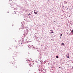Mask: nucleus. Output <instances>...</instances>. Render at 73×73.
<instances>
[{
	"instance_id": "obj_1",
	"label": "nucleus",
	"mask_w": 73,
	"mask_h": 73,
	"mask_svg": "<svg viewBox=\"0 0 73 73\" xmlns=\"http://www.w3.org/2000/svg\"><path fill=\"white\" fill-rule=\"evenodd\" d=\"M34 13L36 15H37V11L35 10H34Z\"/></svg>"
},
{
	"instance_id": "obj_2",
	"label": "nucleus",
	"mask_w": 73,
	"mask_h": 73,
	"mask_svg": "<svg viewBox=\"0 0 73 73\" xmlns=\"http://www.w3.org/2000/svg\"><path fill=\"white\" fill-rule=\"evenodd\" d=\"M50 31H51V33H53V31L50 30Z\"/></svg>"
},
{
	"instance_id": "obj_3",
	"label": "nucleus",
	"mask_w": 73,
	"mask_h": 73,
	"mask_svg": "<svg viewBox=\"0 0 73 73\" xmlns=\"http://www.w3.org/2000/svg\"><path fill=\"white\" fill-rule=\"evenodd\" d=\"M61 45H65V44H64V43H62Z\"/></svg>"
},
{
	"instance_id": "obj_4",
	"label": "nucleus",
	"mask_w": 73,
	"mask_h": 73,
	"mask_svg": "<svg viewBox=\"0 0 73 73\" xmlns=\"http://www.w3.org/2000/svg\"><path fill=\"white\" fill-rule=\"evenodd\" d=\"M56 57L57 58H58V56H56Z\"/></svg>"
},
{
	"instance_id": "obj_5",
	"label": "nucleus",
	"mask_w": 73,
	"mask_h": 73,
	"mask_svg": "<svg viewBox=\"0 0 73 73\" xmlns=\"http://www.w3.org/2000/svg\"><path fill=\"white\" fill-rule=\"evenodd\" d=\"M67 58H69V55H68L67 56Z\"/></svg>"
},
{
	"instance_id": "obj_6",
	"label": "nucleus",
	"mask_w": 73,
	"mask_h": 73,
	"mask_svg": "<svg viewBox=\"0 0 73 73\" xmlns=\"http://www.w3.org/2000/svg\"><path fill=\"white\" fill-rule=\"evenodd\" d=\"M62 34H61V35H60L61 37V36H62Z\"/></svg>"
},
{
	"instance_id": "obj_7",
	"label": "nucleus",
	"mask_w": 73,
	"mask_h": 73,
	"mask_svg": "<svg viewBox=\"0 0 73 73\" xmlns=\"http://www.w3.org/2000/svg\"><path fill=\"white\" fill-rule=\"evenodd\" d=\"M71 32H72V33H73V30H72V31Z\"/></svg>"
},
{
	"instance_id": "obj_8",
	"label": "nucleus",
	"mask_w": 73,
	"mask_h": 73,
	"mask_svg": "<svg viewBox=\"0 0 73 73\" xmlns=\"http://www.w3.org/2000/svg\"><path fill=\"white\" fill-rule=\"evenodd\" d=\"M29 15H31V14H30V13H29Z\"/></svg>"
},
{
	"instance_id": "obj_9",
	"label": "nucleus",
	"mask_w": 73,
	"mask_h": 73,
	"mask_svg": "<svg viewBox=\"0 0 73 73\" xmlns=\"http://www.w3.org/2000/svg\"><path fill=\"white\" fill-rule=\"evenodd\" d=\"M8 12V13H9V12Z\"/></svg>"
},
{
	"instance_id": "obj_10",
	"label": "nucleus",
	"mask_w": 73,
	"mask_h": 73,
	"mask_svg": "<svg viewBox=\"0 0 73 73\" xmlns=\"http://www.w3.org/2000/svg\"><path fill=\"white\" fill-rule=\"evenodd\" d=\"M72 69H73V67H72Z\"/></svg>"
},
{
	"instance_id": "obj_11",
	"label": "nucleus",
	"mask_w": 73,
	"mask_h": 73,
	"mask_svg": "<svg viewBox=\"0 0 73 73\" xmlns=\"http://www.w3.org/2000/svg\"><path fill=\"white\" fill-rule=\"evenodd\" d=\"M60 38H61V37H60Z\"/></svg>"
},
{
	"instance_id": "obj_12",
	"label": "nucleus",
	"mask_w": 73,
	"mask_h": 73,
	"mask_svg": "<svg viewBox=\"0 0 73 73\" xmlns=\"http://www.w3.org/2000/svg\"><path fill=\"white\" fill-rule=\"evenodd\" d=\"M59 68H60V67H59Z\"/></svg>"
},
{
	"instance_id": "obj_13",
	"label": "nucleus",
	"mask_w": 73,
	"mask_h": 73,
	"mask_svg": "<svg viewBox=\"0 0 73 73\" xmlns=\"http://www.w3.org/2000/svg\"><path fill=\"white\" fill-rule=\"evenodd\" d=\"M32 62V63H33L32 62Z\"/></svg>"
},
{
	"instance_id": "obj_14",
	"label": "nucleus",
	"mask_w": 73,
	"mask_h": 73,
	"mask_svg": "<svg viewBox=\"0 0 73 73\" xmlns=\"http://www.w3.org/2000/svg\"><path fill=\"white\" fill-rule=\"evenodd\" d=\"M28 15H29V14H28Z\"/></svg>"
}]
</instances>
